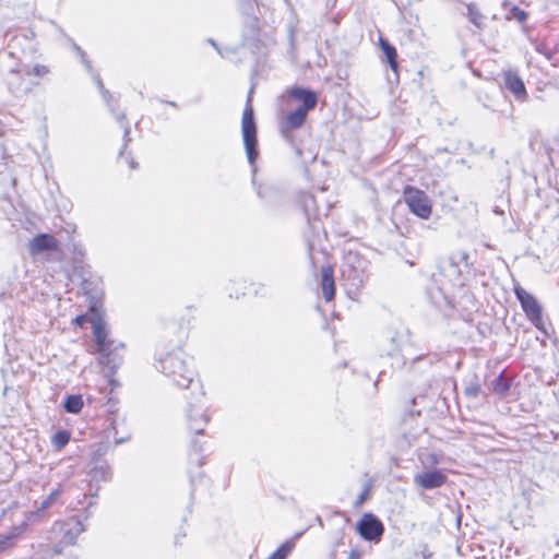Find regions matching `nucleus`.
<instances>
[{
	"instance_id": "obj_10",
	"label": "nucleus",
	"mask_w": 559,
	"mask_h": 559,
	"mask_svg": "<svg viewBox=\"0 0 559 559\" xmlns=\"http://www.w3.org/2000/svg\"><path fill=\"white\" fill-rule=\"evenodd\" d=\"M382 521L373 513H365L356 524L359 536L369 543L378 544L384 534Z\"/></svg>"
},
{
	"instance_id": "obj_25",
	"label": "nucleus",
	"mask_w": 559,
	"mask_h": 559,
	"mask_svg": "<svg viewBox=\"0 0 559 559\" xmlns=\"http://www.w3.org/2000/svg\"><path fill=\"white\" fill-rule=\"evenodd\" d=\"M83 405V399L80 394H70L63 400V408L70 414H79L82 411Z\"/></svg>"
},
{
	"instance_id": "obj_16",
	"label": "nucleus",
	"mask_w": 559,
	"mask_h": 559,
	"mask_svg": "<svg viewBox=\"0 0 559 559\" xmlns=\"http://www.w3.org/2000/svg\"><path fill=\"white\" fill-rule=\"evenodd\" d=\"M63 535L60 544L74 545L81 533L85 531V525L80 515H74L63 523Z\"/></svg>"
},
{
	"instance_id": "obj_57",
	"label": "nucleus",
	"mask_w": 559,
	"mask_h": 559,
	"mask_svg": "<svg viewBox=\"0 0 559 559\" xmlns=\"http://www.w3.org/2000/svg\"><path fill=\"white\" fill-rule=\"evenodd\" d=\"M209 43H210L212 46H214L216 49H218V48H217L216 43H215L212 38H210V39H209Z\"/></svg>"
},
{
	"instance_id": "obj_9",
	"label": "nucleus",
	"mask_w": 559,
	"mask_h": 559,
	"mask_svg": "<svg viewBox=\"0 0 559 559\" xmlns=\"http://www.w3.org/2000/svg\"><path fill=\"white\" fill-rule=\"evenodd\" d=\"M185 397L189 401L187 411L188 426L195 435H202L204 427L209 423V417L204 413V405L200 403L203 396H199L198 391H194V395L190 393V395Z\"/></svg>"
},
{
	"instance_id": "obj_36",
	"label": "nucleus",
	"mask_w": 559,
	"mask_h": 559,
	"mask_svg": "<svg viewBox=\"0 0 559 559\" xmlns=\"http://www.w3.org/2000/svg\"><path fill=\"white\" fill-rule=\"evenodd\" d=\"M103 99L107 103V105L111 108V111H115V106L118 104L117 100L112 102V95L109 91H104L102 94Z\"/></svg>"
},
{
	"instance_id": "obj_23",
	"label": "nucleus",
	"mask_w": 559,
	"mask_h": 559,
	"mask_svg": "<svg viewBox=\"0 0 559 559\" xmlns=\"http://www.w3.org/2000/svg\"><path fill=\"white\" fill-rule=\"evenodd\" d=\"M7 83L10 92L16 96L21 97L23 95L28 94L32 91V87L26 86L24 84V80L21 76V73H17L16 76H13L10 72L7 78Z\"/></svg>"
},
{
	"instance_id": "obj_3",
	"label": "nucleus",
	"mask_w": 559,
	"mask_h": 559,
	"mask_svg": "<svg viewBox=\"0 0 559 559\" xmlns=\"http://www.w3.org/2000/svg\"><path fill=\"white\" fill-rule=\"evenodd\" d=\"M368 261L357 252L349 251L344 255L341 266V280L349 296L356 295L367 280Z\"/></svg>"
},
{
	"instance_id": "obj_50",
	"label": "nucleus",
	"mask_w": 559,
	"mask_h": 559,
	"mask_svg": "<svg viewBox=\"0 0 559 559\" xmlns=\"http://www.w3.org/2000/svg\"><path fill=\"white\" fill-rule=\"evenodd\" d=\"M536 50H537L538 52H540V53H544L548 59L550 58V55H549L548 52H546V51L544 50V48H542V47H539V46H538Z\"/></svg>"
},
{
	"instance_id": "obj_59",
	"label": "nucleus",
	"mask_w": 559,
	"mask_h": 559,
	"mask_svg": "<svg viewBox=\"0 0 559 559\" xmlns=\"http://www.w3.org/2000/svg\"><path fill=\"white\" fill-rule=\"evenodd\" d=\"M7 514V509H3L0 513V519L3 518Z\"/></svg>"
},
{
	"instance_id": "obj_6",
	"label": "nucleus",
	"mask_w": 559,
	"mask_h": 559,
	"mask_svg": "<svg viewBox=\"0 0 559 559\" xmlns=\"http://www.w3.org/2000/svg\"><path fill=\"white\" fill-rule=\"evenodd\" d=\"M403 199L409 212L421 219H427L432 212V202L428 194L413 186H406L403 190Z\"/></svg>"
},
{
	"instance_id": "obj_40",
	"label": "nucleus",
	"mask_w": 559,
	"mask_h": 559,
	"mask_svg": "<svg viewBox=\"0 0 559 559\" xmlns=\"http://www.w3.org/2000/svg\"><path fill=\"white\" fill-rule=\"evenodd\" d=\"M307 221L310 225V227L313 229V230H317V229H320L322 226H321V222L320 219L316 218L313 219V222H311L310 217L307 216Z\"/></svg>"
},
{
	"instance_id": "obj_53",
	"label": "nucleus",
	"mask_w": 559,
	"mask_h": 559,
	"mask_svg": "<svg viewBox=\"0 0 559 559\" xmlns=\"http://www.w3.org/2000/svg\"><path fill=\"white\" fill-rule=\"evenodd\" d=\"M116 118L118 121L122 122L126 119V115L123 112H121V114L117 115Z\"/></svg>"
},
{
	"instance_id": "obj_61",
	"label": "nucleus",
	"mask_w": 559,
	"mask_h": 559,
	"mask_svg": "<svg viewBox=\"0 0 559 559\" xmlns=\"http://www.w3.org/2000/svg\"><path fill=\"white\" fill-rule=\"evenodd\" d=\"M90 513L86 512L85 516H84V520H87L90 518Z\"/></svg>"
},
{
	"instance_id": "obj_31",
	"label": "nucleus",
	"mask_w": 559,
	"mask_h": 559,
	"mask_svg": "<svg viewBox=\"0 0 559 559\" xmlns=\"http://www.w3.org/2000/svg\"><path fill=\"white\" fill-rule=\"evenodd\" d=\"M92 479L95 481H107L111 478L109 466H96L92 469Z\"/></svg>"
},
{
	"instance_id": "obj_24",
	"label": "nucleus",
	"mask_w": 559,
	"mask_h": 559,
	"mask_svg": "<svg viewBox=\"0 0 559 559\" xmlns=\"http://www.w3.org/2000/svg\"><path fill=\"white\" fill-rule=\"evenodd\" d=\"M302 532L296 533L292 538L283 543L267 559H287L296 546V540L302 536Z\"/></svg>"
},
{
	"instance_id": "obj_26",
	"label": "nucleus",
	"mask_w": 559,
	"mask_h": 559,
	"mask_svg": "<svg viewBox=\"0 0 559 559\" xmlns=\"http://www.w3.org/2000/svg\"><path fill=\"white\" fill-rule=\"evenodd\" d=\"M466 16L468 21L474 24L477 28L483 29L485 27L484 19L485 16L479 11L477 5L475 3H468L467 4V13Z\"/></svg>"
},
{
	"instance_id": "obj_8",
	"label": "nucleus",
	"mask_w": 559,
	"mask_h": 559,
	"mask_svg": "<svg viewBox=\"0 0 559 559\" xmlns=\"http://www.w3.org/2000/svg\"><path fill=\"white\" fill-rule=\"evenodd\" d=\"M308 115L309 111L297 107L296 109L289 111L281 123L282 136L287 143L290 144V146L296 151L298 155H301L302 152L295 142L293 132L297 129H300L305 124Z\"/></svg>"
},
{
	"instance_id": "obj_2",
	"label": "nucleus",
	"mask_w": 559,
	"mask_h": 559,
	"mask_svg": "<svg viewBox=\"0 0 559 559\" xmlns=\"http://www.w3.org/2000/svg\"><path fill=\"white\" fill-rule=\"evenodd\" d=\"M384 341L390 347L386 355L393 359L392 367L404 368L408 362L414 365L428 355V352L420 349L411 338L408 329L395 330L389 328L384 332Z\"/></svg>"
},
{
	"instance_id": "obj_46",
	"label": "nucleus",
	"mask_w": 559,
	"mask_h": 559,
	"mask_svg": "<svg viewBox=\"0 0 559 559\" xmlns=\"http://www.w3.org/2000/svg\"><path fill=\"white\" fill-rule=\"evenodd\" d=\"M307 241H308L309 257H310V259L312 260V259H313V257H312V250H313L314 245H313V242H312L311 240H309V239H308Z\"/></svg>"
},
{
	"instance_id": "obj_58",
	"label": "nucleus",
	"mask_w": 559,
	"mask_h": 559,
	"mask_svg": "<svg viewBox=\"0 0 559 559\" xmlns=\"http://www.w3.org/2000/svg\"><path fill=\"white\" fill-rule=\"evenodd\" d=\"M124 441H126V439H124V438H121V439H117V440H116V443H117V444H119V443H122V442H124Z\"/></svg>"
},
{
	"instance_id": "obj_60",
	"label": "nucleus",
	"mask_w": 559,
	"mask_h": 559,
	"mask_svg": "<svg viewBox=\"0 0 559 559\" xmlns=\"http://www.w3.org/2000/svg\"><path fill=\"white\" fill-rule=\"evenodd\" d=\"M9 56L10 57H15V52L14 51H9Z\"/></svg>"
},
{
	"instance_id": "obj_49",
	"label": "nucleus",
	"mask_w": 559,
	"mask_h": 559,
	"mask_svg": "<svg viewBox=\"0 0 559 559\" xmlns=\"http://www.w3.org/2000/svg\"><path fill=\"white\" fill-rule=\"evenodd\" d=\"M160 103H165V104L170 105V106H173V107H175V108H177V107H178L177 103H176V102H173V100H167V102H165V100H162V99H160Z\"/></svg>"
},
{
	"instance_id": "obj_22",
	"label": "nucleus",
	"mask_w": 559,
	"mask_h": 559,
	"mask_svg": "<svg viewBox=\"0 0 559 559\" xmlns=\"http://www.w3.org/2000/svg\"><path fill=\"white\" fill-rule=\"evenodd\" d=\"M513 377L508 374L504 370L491 381V390L501 396L508 394L511 389Z\"/></svg>"
},
{
	"instance_id": "obj_41",
	"label": "nucleus",
	"mask_w": 559,
	"mask_h": 559,
	"mask_svg": "<svg viewBox=\"0 0 559 559\" xmlns=\"http://www.w3.org/2000/svg\"><path fill=\"white\" fill-rule=\"evenodd\" d=\"M344 544V531L340 530L337 532V540L335 543V548Z\"/></svg>"
},
{
	"instance_id": "obj_30",
	"label": "nucleus",
	"mask_w": 559,
	"mask_h": 559,
	"mask_svg": "<svg viewBox=\"0 0 559 559\" xmlns=\"http://www.w3.org/2000/svg\"><path fill=\"white\" fill-rule=\"evenodd\" d=\"M481 391L480 384L478 382V379L476 376L468 381L464 388V395L469 399H476L478 397L479 393Z\"/></svg>"
},
{
	"instance_id": "obj_5",
	"label": "nucleus",
	"mask_w": 559,
	"mask_h": 559,
	"mask_svg": "<svg viewBox=\"0 0 559 559\" xmlns=\"http://www.w3.org/2000/svg\"><path fill=\"white\" fill-rule=\"evenodd\" d=\"M243 19L242 39L245 43L259 40L262 28L261 12L257 0H238Z\"/></svg>"
},
{
	"instance_id": "obj_33",
	"label": "nucleus",
	"mask_w": 559,
	"mask_h": 559,
	"mask_svg": "<svg viewBox=\"0 0 559 559\" xmlns=\"http://www.w3.org/2000/svg\"><path fill=\"white\" fill-rule=\"evenodd\" d=\"M468 253L465 252V251H461L459 252L457 254H453L449 258L448 262H449V265L454 270V272H456L457 274L461 273V271L459 270V263L461 261H464L467 263V260H468Z\"/></svg>"
},
{
	"instance_id": "obj_55",
	"label": "nucleus",
	"mask_w": 559,
	"mask_h": 559,
	"mask_svg": "<svg viewBox=\"0 0 559 559\" xmlns=\"http://www.w3.org/2000/svg\"><path fill=\"white\" fill-rule=\"evenodd\" d=\"M20 40H21V39H20L19 37H15V38H14V40H13V44H11L9 47H10V48H13V47H14V46H13L14 44H20Z\"/></svg>"
},
{
	"instance_id": "obj_39",
	"label": "nucleus",
	"mask_w": 559,
	"mask_h": 559,
	"mask_svg": "<svg viewBox=\"0 0 559 559\" xmlns=\"http://www.w3.org/2000/svg\"><path fill=\"white\" fill-rule=\"evenodd\" d=\"M420 547H421L423 559H429L432 557V552L429 550L427 544H424Z\"/></svg>"
},
{
	"instance_id": "obj_48",
	"label": "nucleus",
	"mask_w": 559,
	"mask_h": 559,
	"mask_svg": "<svg viewBox=\"0 0 559 559\" xmlns=\"http://www.w3.org/2000/svg\"><path fill=\"white\" fill-rule=\"evenodd\" d=\"M74 49L79 52L80 57L81 58H84L85 57V51L82 50V48L78 45H74Z\"/></svg>"
},
{
	"instance_id": "obj_28",
	"label": "nucleus",
	"mask_w": 559,
	"mask_h": 559,
	"mask_svg": "<svg viewBox=\"0 0 559 559\" xmlns=\"http://www.w3.org/2000/svg\"><path fill=\"white\" fill-rule=\"evenodd\" d=\"M62 493L61 485H58L57 488L52 489L51 492L40 502L39 510H47L52 507L59 500Z\"/></svg>"
},
{
	"instance_id": "obj_35",
	"label": "nucleus",
	"mask_w": 559,
	"mask_h": 559,
	"mask_svg": "<svg viewBox=\"0 0 559 559\" xmlns=\"http://www.w3.org/2000/svg\"><path fill=\"white\" fill-rule=\"evenodd\" d=\"M92 319L93 318H90L87 314H80L73 319V324L79 328H84L87 322H92Z\"/></svg>"
},
{
	"instance_id": "obj_7",
	"label": "nucleus",
	"mask_w": 559,
	"mask_h": 559,
	"mask_svg": "<svg viewBox=\"0 0 559 559\" xmlns=\"http://www.w3.org/2000/svg\"><path fill=\"white\" fill-rule=\"evenodd\" d=\"M513 292L526 318L536 329L542 330L544 325L543 308L536 297L519 284L514 285Z\"/></svg>"
},
{
	"instance_id": "obj_32",
	"label": "nucleus",
	"mask_w": 559,
	"mask_h": 559,
	"mask_svg": "<svg viewBox=\"0 0 559 559\" xmlns=\"http://www.w3.org/2000/svg\"><path fill=\"white\" fill-rule=\"evenodd\" d=\"M70 441V432L67 430H59L52 437V444L56 449L64 448Z\"/></svg>"
},
{
	"instance_id": "obj_29",
	"label": "nucleus",
	"mask_w": 559,
	"mask_h": 559,
	"mask_svg": "<svg viewBox=\"0 0 559 559\" xmlns=\"http://www.w3.org/2000/svg\"><path fill=\"white\" fill-rule=\"evenodd\" d=\"M527 17H528V13L526 11L520 9L518 5H512L506 14L507 20H515L521 24L526 22Z\"/></svg>"
},
{
	"instance_id": "obj_21",
	"label": "nucleus",
	"mask_w": 559,
	"mask_h": 559,
	"mask_svg": "<svg viewBox=\"0 0 559 559\" xmlns=\"http://www.w3.org/2000/svg\"><path fill=\"white\" fill-rule=\"evenodd\" d=\"M379 45L381 51L385 57L386 63L390 66L391 70L397 72L399 62H397V51L396 48L385 38H379Z\"/></svg>"
},
{
	"instance_id": "obj_12",
	"label": "nucleus",
	"mask_w": 559,
	"mask_h": 559,
	"mask_svg": "<svg viewBox=\"0 0 559 559\" xmlns=\"http://www.w3.org/2000/svg\"><path fill=\"white\" fill-rule=\"evenodd\" d=\"M288 97L299 103V108L311 111L318 105V93L309 87L295 85L287 90Z\"/></svg>"
},
{
	"instance_id": "obj_45",
	"label": "nucleus",
	"mask_w": 559,
	"mask_h": 559,
	"mask_svg": "<svg viewBox=\"0 0 559 559\" xmlns=\"http://www.w3.org/2000/svg\"><path fill=\"white\" fill-rule=\"evenodd\" d=\"M202 477H203V474H202V473H200V474L198 475V477H195L194 475L190 474V483H191V485H192V486H194V484H195L197 479H198V478H202Z\"/></svg>"
},
{
	"instance_id": "obj_11",
	"label": "nucleus",
	"mask_w": 559,
	"mask_h": 559,
	"mask_svg": "<svg viewBox=\"0 0 559 559\" xmlns=\"http://www.w3.org/2000/svg\"><path fill=\"white\" fill-rule=\"evenodd\" d=\"M448 481L447 474L438 468H429L415 474L413 483L424 490H432L442 487Z\"/></svg>"
},
{
	"instance_id": "obj_17",
	"label": "nucleus",
	"mask_w": 559,
	"mask_h": 559,
	"mask_svg": "<svg viewBox=\"0 0 559 559\" xmlns=\"http://www.w3.org/2000/svg\"><path fill=\"white\" fill-rule=\"evenodd\" d=\"M93 334L97 352H105L109 345H114L115 341L108 338V333L105 323L99 316H95L92 319Z\"/></svg>"
},
{
	"instance_id": "obj_15",
	"label": "nucleus",
	"mask_w": 559,
	"mask_h": 559,
	"mask_svg": "<svg viewBox=\"0 0 559 559\" xmlns=\"http://www.w3.org/2000/svg\"><path fill=\"white\" fill-rule=\"evenodd\" d=\"M503 84L518 100L525 102L528 97L525 84L518 72L508 70L503 73Z\"/></svg>"
},
{
	"instance_id": "obj_47",
	"label": "nucleus",
	"mask_w": 559,
	"mask_h": 559,
	"mask_svg": "<svg viewBox=\"0 0 559 559\" xmlns=\"http://www.w3.org/2000/svg\"><path fill=\"white\" fill-rule=\"evenodd\" d=\"M123 348H124V344L122 342H116L115 341V344H114V349L115 350L123 349Z\"/></svg>"
},
{
	"instance_id": "obj_38",
	"label": "nucleus",
	"mask_w": 559,
	"mask_h": 559,
	"mask_svg": "<svg viewBox=\"0 0 559 559\" xmlns=\"http://www.w3.org/2000/svg\"><path fill=\"white\" fill-rule=\"evenodd\" d=\"M368 495H369V489L365 488L364 491L358 496V498L356 500V506L364 503L365 500L367 499Z\"/></svg>"
},
{
	"instance_id": "obj_34",
	"label": "nucleus",
	"mask_w": 559,
	"mask_h": 559,
	"mask_svg": "<svg viewBox=\"0 0 559 559\" xmlns=\"http://www.w3.org/2000/svg\"><path fill=\"white\" fill-rule=\"evenodd\" d=\"M122 128H123V146H122V150L120 151L119 155L121 156L123 153H124V150L127 148L128 146V143L131 141V138H130V126L128 122L123 123L122 124Z\"/></svg>"
},
{
	"instance_id": "obj_13",
	"label": "nucleus",
	"mask_w": 559,
	"mask_h": 559,
	"mask_svg": "<svg viewBox=\"0 0 559 559\" xmlns=\"http://www.w3.org/2000/svg\"><path fill=\"white\" fill-rule=\"evenodd\" d=\"M109 348L105 352L99 353V362L103 365L104 369L107 370L106 377L109 379L110 385H118L116 380L112 379V376L116 373L117 369L122 365L123 357L114 349V345H109Z\"/></svg>"
},
{
	"instance_id": "obj_52",
	"label": "nucleus",
	"mask_w": 559,
	"mask_h": 559,
	"mask_svg": "<svg viewBox=\"0 0 559 559\" xmlns=\"http://www.w3.org/2000/svg\"><path fill=\"white\" fill-rule=\"evenodd\" d=\"M179 536L185 537V536H186V533H185V532H182V533H179V534H177V535H176V537H175V544H176V545H178V544H179Z\"/></svg>"
},
{
	"instance_id": "obj_37",
	"label": "nucleus",
	"mask_w": 559,
	"mask_h": 559,
	"mask_svg": "<svg viewBox=\"0 0 559 559\" xmlns=\"http://www.w3.org/2000/svg\"><path fill=\"white\" fill-rule=\"evenodd\" d=\"M92 285V283L88 281V280H83L82 282V288L85 290V293L87 295H90L92 298H95L96 295L92 294L91 289H90V286Z\"/></svg>"
},
{
	"instance_id": "obj_4",
	"label": "nucleus",
	"mask_w": 559,
	"mask_h": 559,
	"mask_svg": "<svg viewBox=\"0 0 559 559\" xmlns=\"http://www.w3.org/2000/svg\"><path fill=\"white\" fill-rule=\"evenodd\" d=\"M252 93L253 87L250 88L246 107L242 112L241 119V133L247 158L250 165H253L259 156L257 123L254 119V110L252 107Z\"/></svg>"
},
{
	"instance_id": "obj_54",
	"label": "nucleus",
	"mask_w": 559,
	"mask_h": 559,
	"mask_svg": "<svg viewBox=\"0 0 559 559\" xmlns=\"http://www.w3.org/2000/svg\"><path fill=\"white\" fill-rule=\"evenodd\" d=\"M139 166V164L136 162H134L133 159L130 160V167L133 168V169H136Z\"/></svg>"
},
{
	"instance_id": "obj_20",
	"label": "nucleus",
	"mask_w": 559,
	"mask_h": 559,
	"mask_svg": "<svg viewBox=\"0 0 559 559\" xmlns=\"http://www.w3.org/2000/svg\"><path fill=\"white\" fill-rule=\"evenodd\" d=\"M50 72L49 68L44 64H35L31 67L29 64L23 63L21 60L10 69V73L13 76H16L17 73H23L25 75H33L37 78H44L48 75Z\"/></svg>"
},
{
	"instance_id": "obj_18",
	"label": "nucleus",
	"mask_w": 559,
	"mask_h": 559,
	"mask_svg": "<svg viewBox=\"0 0 559 559\" xmlns=\"http://www.w3.org/2000/svg\"><path fill=\"white\" fill-rule=\"evenodd\" d=\"M320 287L325 301H332L335 297L334 270L331 265H324L321 269Z\"/></svg>"
},
{
	"instance_id": "obj_1",
	"label": "nucleus",
	"mask_w": 559,
	"mask_h": 559,
	"mask_svg": "<svg viewBox=\"0 0 559 559\" xmlns=\"http://www.w3.org/2000/svg\"><path fill=\"white\" fill-rule=\"evenodd\" d=\"M185 356L182 348L177 347L173 352L160 354L155 367L171 378L178 386L190 390L192 395L198 391L199 396H204L202 384L199 379H195V371L189 366Z\"/></svg>"
},
{
	"instance_id": "obj_43",
	"label": "nucleus",
	"mask_w": 559,
	"mask_h": 559,
	"mask_svg": "<svg viewBox=\"0 0 559 559\" xmlns=\"http://www.w3.org/2000/svg\"><path fill=\"white\" fill-rule=\"evenodd\" d=\"M347 559H361V552L358 549H353Z\"/></svg>"
},
{
	"instance_id": "obj_42",
	"label": "nucleus",
	"mask_w": 559,
	"mask_h": 559,
	"mask_svg": "<svg viewBox=\"0 0 559 559\" xmlns=\"http://www.w3.org/2000/svg\"><path fill=\"white\" fill-rule=\"evenodd\" d=\"M81 59H82V62H83V64L85 66L86 70H87L91 74L95 73V72H94V70H93L92 63H91V61H90V60H87V59H86V56H85L84 58H81Z\"/></svg>"
},
{
	"instance_id": "obj_56",
	"label": "nucleus",
	"mask_w": 559,
	"mask_h": 559,
	"mask_svg": "<svg viewBox=\"0 0 559 559\" xmlns=\"http://www.w3.org/2000/svg\"><path fill=\"white\" fill-rule=\"evenodd\" d=\"M98 90H99L100 94H103V93H104V91H108V90L104 86V83L99 85Z\"/></svg>"
},
{
	"instance_id": "obj_51",
	"label": "nucleus",
	"mask_w": 559,
	"mask_h": 559,
	"mask_svg": "<svg viewBox=\"0 0 559 559\" xmlns=\"http://www.w3.org/2000/svg\"><path fill=\"white\" fill-rule=\"evenodd\" d=\"M61 552H62V548H61V546H59V545H58V546H55V548H53V554H55V555H60Z\"/></svg>"
},
{
	"instance_id": "obj_27",
	"label": "nucleus",
	"mask_w": 559,
	"mask_h": 559,
	"mask_svg": "<svg viewBox=\"0 0 559 559\" xmlns=\"http://www.w3.org/2000/svg\"><path fill=\"white\" fill-rule=\"evenodd\" d=\"M202 451L201 443L197 439H193L191 441L190 463L194 464L197 467H201L205 463L204 456H199Z\"/></svg>"
},
{
	"instance_id": "obj_14",
	"label": "nucleus",
	"mask_w": 559,
	"mask_h": 559,
	"mask_svg": "<svg viewBox=\"0 0 559 559\" xmlns=\"http://www.w3.org/2000/svg\"><path fill=\"white\" fill-rule=\"evenodd\" d=\"M59 242L51 234L43 233L36 235L28 243V252L31 255H37L49 251H56Z\"/></svg>"
},
{
	"instance_id": "obj_44",
	"label": "nucleus",
	"mask_w": 559,
	"mask_h": 559,
	"mask_svg": "<svg viewBox=\"0 0 559 559\" xmlns=\"http://www.w3.org/2000/svg\"><path fill=\"white\" fill-rule=\"evenodd\" d=\"M92 75L95 84L97 85V87H99V85L103 84L102 78L97 73H93Z\"/></svg>"
},
{
	"instance_id": "obj_19",
	"label": "nucleus",
	"mask_w": 559,
	"mask_h": 559,
	"mask_svg": "<svg viewBox=\"0 0 559 559\" xmlns=\"http://www.w3.org/2000/svg\"><path fill=\"white\" fill-rule=\"evenodd\" d=\"M26 523L23 522L20 526L12 527L8 533L0 534V554L1 556L13 549L17 543V539L22 535Z\"/></svg>"
}]
</instances>
